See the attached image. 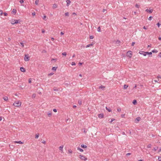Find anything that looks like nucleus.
Masks as SVG:
<instances>
[{"label":"nucleus","mask_w":161,"mask_h":161,"mask_svg":"<svg viewBox=\"0 0 161 161\" xmlns=\"http://www.w3.org/2000/svg\"><path fill=\"white\" fill-rule=\"evenodd\" d=\"M24 2V1L23 0H20L19 1V2L21 4H22Z\"/></svg>","instance_id":"40"},{"label":"nucleus","mask_w":161,"mask_h":161,"mask_svg":"<svg viewBox=\"0 0 161 161\" xmlns=\"http://www.w3.org/2000/svg\"><path fill=\"white\" fill-rule=\"evenodd\" d=\"M98 117L99 118H103V114H100L98 115Z\"/></svg>","instance_id":"11"},{"label":"nucleus","mask_w":161,"mask_h":161,"mask_svg":"<svg viewBox=\"0 0 161 161\" xmlns=\"http://www.w3.org/2000/svg\"><path fill=\"white\" fill-rule=\"evenodd\" d=\"M32 15H33V16L35 15V12H34L32 13Z\"/></svg>","instance_id":"59"},{"label":"nucleus","mask_w":161,"mask_h":161,"mask_svg":"<svg viewBox=\"0 0 161 161\" xmlns=\"http://www.w3.org/2000/svg\"><path fill=\"white\" fill-rule=\"evenodd\" d=\"M106 109L107 110H108L109 112H110L111 111V109H110V108H108L107 107H106Z\"/></svg>","instance_id":"17"},{"label":"nucleus","mask_w":161,"mask_h":161,"mask_svg":"<svg viewBox=\"0 0 161 161\" xmlns=\"http://www.w3.org/2000/svg\"><path fill=\"white\" fill-rule=\"evenodd\" d=\"M158 39L159 40H161V36L159 37L158 38Z\"/></svg>","instance_id":"64"},{"label":"nucleus","mask_w":161,"mask_h":161,"mask_svg":"<svg viewBox=\"0 0 161 161\" xmlns=\"http://www.w3.org/2000/svg\"><path fill=\"white\" fill-rule=\"evenodd\" d=\"M97 31L98 32L101 31V28L100 26L98 27L97 29Z\"/></svg>","instance_id":"24"},{"label":"nucleus","mask_w":161,"mask_h":161,"mask_svg":"<svg viewBox=\"0 0 161 161\" xmlns=\"http://www.w3.org/2000/svg\"><path fill=\"white\" fill-rule=\"evenodd\" d=\"M136 7L137 8H139V5H138L137 4H136L135 5Z\"/></svg>","instance_id":"46"},{"label":"nucleus","mask_w":161,"mask_h":161,"mask_svg":"<svg viewBox=\"0 0 161 161\" xmlns=\"http://www.w3.org/2000/svg\"><path fill=\"white\" fill-rule=\"evenodd\" d=\"M60 34L61 35H62L64 34V33L63 32H61L60 33Z\"/></svg>","instance_id":"62"},{"label":"nucleus","mask_w":161,"mask_h":161,"mask_svg":"<svg viewBox=\"0 0 161 161\" xmlns=\"http://www.w3.org/2000/svg\"><path fill=\"white\" fill-rule=\"evenodd\" d=\"M20 43L21 45H22V46L23 47H24V44L22 42H20Z\"/></svg>","instance_id":"55"},{"label":"nucleus","mask_w":161,"mask_h":161,"mask_svg":"<svg viewBox=\"0 0 161 161\" xmlns=\"http://www.w3.org/2000/svg\"><path fill=\"white\" fill-rule=\"evenodd\" d=\"M115 119H111V121H110V123H112L113 121Z\"/></svg>","instance_id":"53"},{"label":"nucleus","mask_w":161,"mask_h":161,"mask_svg":"<svg viewBox=\"0 0 161 161\" xmlns=\"http://www.w3.org/2000/svg\"><path fill=\"white\" fill-rule=\"evenodd\" d=\"M30 57L28 56V55L27 54H25V55L24 60L25 61H29L30 59Z\"/></svg>","instance_id":"4"},{"label":"nucleus","mask_w":161,"mask_h":161,"mask_svg":"<svg viewBox=\"0 0 161 161\" xmlns=\"http://www.w3.org/2000/svg\"><path fill=\"white\" fill-rule=\"evenodd\" d=\"M135 42H132V43L131 46H134V44H135Z\"/></svg>","instance_id":"52"},{"label":"nucleus","mask_w":161,"mask_h":161,"mask_svg":"<svg viewBox=\"0 0 161 161\" xmlns=\"http://www.w3.org/2000/svg\"><path fill=\"white\" fill-rule=\"evenodd\" d=\"M159 80L158 79V80H154V81L155 82H158V81Z\"/></svg>","instance_id":"61"},{"label":"nucleus","mask_w":161,"mask_h":161,"mask_svg":"<svg viewBox=\"0 0 161 161\" xmlns=\"http://www.w3.org/2000/svg\"><path fill=\"white\" fill-rule=\"evenodd\" d=\"M132 55V52L131 51H128L127 53V56L130 58Z\"/></svg>","instance_id":"5"},{"label":"nucleus","mask_w":161,"mask_h":161,"mask_svg":"<svg viewBox=\"0 0 161 161\" xmlns=\"http://www.w3.org/2000/svg\"><path fill=\"white\" fill-rule=\"evenodd\" d=\"M158 149V147H154V151H156V150H157Z\"/></svg>","instance_id":"39"},{"label":"nucleus","mask_w":161,"mask_h":161,"mask_svg":"<svg viewBox=\"0 0 161 161\" xmlns=\"http://www.w3.org/2000/svg\"><path fill=\"white\" fill-rule=\"evenodd\" d=\"M3 13V12L2 10H0V14L2 15Z\"/></svg>","instance_id":"49"},{"label":"nucleus","mask_w":161,"mask_h":161,"mask_svg":"<svg viewBox=\"0 0 161 161\" xmlns=\"http://www.w3.org/2000/svg\"><path fill=\"white\" fill-rule=\"evenodd\" d=\"M120 42V41H119L117 40V41L116 42V44H118V45H119Z\"/></svg>","instance_id":"29"},{"label":"nucleus","mask_w":161,"mask_h":161,"mask_svg":"<svg viewBox=\"0 0 161 161\" xmlns=\"http://www.w3.org/2000/svg\"><path fill=\"white\" fill-rule=\"evenodd\" d=\"M105 88V86L102 85H101L99 87V89H102L103 90Z\"/></svg>","instance_id":"8"},{"label":"nucleus","mask_w":161,"mask_h":161,"mask_svg":"<svg viewBox=\"0 0 161 161\" xmlns=\"http://www.w3.org/2000/svg\"><path fill=\"white\" fill-rule=\"evenodd\" d=\"M53 91H58V90L56 87H54L53 88Z\"/></svg>","instance_id":"21"},{"label":"nucleus","mask_w":161,"mask_h":161,"mask_svg":"<svg viewBox=\"0 0 161 161\" xmlns=\"http://www.w3.org/2000/svg\"><path fill=\"white\" fill-rule=\"evenodd\" d=\"M151 145L150 144H149L148 145H147V148H151Z\"/></svg>","instance_id":"37"},{"label":"nucleus","mask_w":161,"mask_h":161,"mask_svg":"<svg viewBox=\"0 0 161 161\" xmlns=\"http://www.w3.org/2000/svg\"><path fill=\"white\" fill-rule=\"evenodd\" d=\"M31 79H30L29 80V83H31Z\"/></svg>","instance_id":"56"},{"label":"nucleus","mask_w":161,"mask_h":161,"mask_svg":"<svg viewBox=\"0 0 161 161\" xmlns=\"http://www.w3.org/2000/svg\"><path fill=\"white\" fill-rule=\"evenodd\" d=\"M152 52L153 53H157L158 52V51L156 50H155V49H154L152 51Z\"/></svg>","instance_id":"23"},{"label":"nucleus","mask_w":161,"mask_h":161,"mask_svg":"<svg viewBox=\"0 0 161 161\" xmlns=\"http://www.w3.org/2000/svg\"><path fill=\"white\" fill-rule=\"evenodd\" d=\"M42 33H44L45 32V31L44 29H42Z\"/></svg>","instance_id":"60"},{"label":"nucleus","mask_w":161,"mask_h":161,"mask_svg":"<svg viewBox=\"0 0 161 161\" xmlns=\"http://www.w3.org/2000/svg\"><path fill=\"white\" fill-rule=\"evenodd\" d=\"M78 103L80 105L82 104V101L81 100H79L78 101Z\"/></svg>","instance_id":"31"},{"label":"nucleus","mask_w":161,"mask_h":161,"mask_svg":"<svg viewBox=\"0 0 161 161\" xmlns=\"http://www.w3.org/2000/svg\"><path fill=\"white\" fill-rule=\"evenodd\" d=\"M158 159L159 161H161V157H158Z\"/></svg>","instance_id":"50"},{"label":"nucleus","mask_w":161,"mask_h":161,"mask_svg":"<svg viewBox=\"0 0 161 161\" xmlns=\"http://www.w3.org/2000/svg\"><path fill=\"white\" fill-rule=\"evenodd\" d=\"M65 16H69V13L68 12L66 13L65 14Z\"/></svg>","instance_id":"42"},{"label":"nucleus","mask_w":161,"mask_h":161,"mask_svg":"<svg viewBox=\"0 0 161 161\" xmlns=\"http://www.w3.org/2000/svg\"><path fill=\"white\" fill-rule=\"evenodd\" d=\"M92 45H93V44H91L87 45L86 47H90V46H92Z\"/></svg>","instance_id":"28"},{"label":"nucleus","mask_w":161,"mask_h":161,"mask_svg":"<svg viewBox=\"0 0 161 161\" xmlns=\"http://www.w3.org/2000/svg\"><path fill=\"white\" fill-rule=\"evenodd\" d=\"M63 146H60L59 147V149L60 150L63 151Z\"/></svg>","instance_id":"16"},{"label":"nucleus","mask_w":161,"mask_h":161,"mask_svg":"<svg viewBox=\"0 0 161 161\" xmlns=\"http://www.w3.org/2000/svg\"><path fill=\"white\" fill-rule=\"evenodd\" d=\"M141 118L140 117H138L136 118L135 120V122L137 123H138L140 120Z\"/></svg>","instance_id":"6"},{"label":"nucleus","mask_w":161,"mask_h":161,"mask_svg":"<svg viewBox=\"0 0 161 161\" xmlns=\"http://www.w3.org/2000/svg\"><path fill=\"white\" fill-rule=\"evenodd\" d=\"M94 38V37L92 36H90V38L91 39H93Z\"/></svg>","instance_id":"43"},{"label":"nucleus","mask_w":161,"mask_h":161,"mask_svg":"<svg viewBox=\"0 0 161 161\" xmlns=\"http://www.w3.org/2000/svg\"><path fill=\"white\" fill-rule=\"evenodd\" d=\"M137 103L136 101V100H134L133 101V103L134 104H135Z\"/></svg>","instance_id":"26"},{"label":"nucleus","mask_w":161,"mask_h":161,"mask_svg":"<svg viewBox=\"0 0 161 161\" xmlns=\"http://www.w3.org/2000/svg\"><path fill=\"white\" fill-rule=\"evenodd\" d=\"M47 114L48 116H50L52 115V113L51 112H48Z\"/></svg>","instance_id":"32"},{"label":"nucleus","mask_w":161,"mask_h":161,"mask_svg":"<svg viewBox=\"0 0 161 161\" xmlns=\"http://www.w3.org/2000/svg\"><path fill=\"white\" fill-rule=\"evenodd\" d=\"M66 54H67L65 52L62 53V55H64L65 56H66Z\"/></svg>","instance_id":"35"},{"label":"nucleus","mask_w":161,"mask_h":161,"mask_svg":"<svg viewBox=\"0 0 161 161\" xmlns=\"http://www.w3.org/2000/svg\"><path fill=\"white\" fill-rule=\"evenodd\" d=\"M53 111L55 112H57V110L56 109H53Z\"/></svg>","instance_id":"58"},{"label":"nucleus","mask_w":161,"mask_h":161,"mask_svg":"<svg viewBox=\"0 0 161 161\" xmlns=\"http://www.w3.org/2000/svg\"><path fill=\"white\" fill-rule=\"evenodd\" d=\"M161 25V24H160L159 23H157V25H158V27H159L160 26V25Z\"/></svg>","instance_id":"47"},{"label":"nucleus","mask_w":161,"mask_h":161,"mask_svg":"<svg viewBox=\"0 0 161 161\" xmlns=\"http://www.w3.org/2000/svg\"><path fill=\"white\" fill-rule=\"evenodd\" d=\"M157 78H161V75H158V76H157Z\"/></svg>","instance_id":"54"},{"label":"nucleus","mask_w":161,"mask_h":161,"mask_svg":"<svg viewBox=\"0 0 161 161\" xmlns=\"http://www.w3.org/2000/svg\"><path fill=\"white\" fill-rule=\"evenodd\" d=\"M56 69H57V68H56L55 67H53L52 68V70H56Z\"/></svg>","instance_id":"36"},{"label":"nucleus","mask_w":161,"mask_h":161,"mask_svg":"<svg viewBox=\"0 0 161 161\" xmlns=\"http://www.w3.org/2000/svg\"><path fill=\"white\" fill-rule=\"evenodd\" d=\"M81 147L82 148H86L87 147V146L86 145H85L84 144H82L81 145Z\"/></svg>","instance_id":"15"},{"label":"nucleus","mask_w":161,"mask_h":161,"mask_svg":"<svg viewBox=\"0 0 161 161\" xmlns=\"http://www.w3.org/2000/svg\"><path fill=\"white\" fill-rule=\"evenodd\" d=\"M117 111L119 112H120L121 111V109L120 108H118L117 109Z\"/></svg>","instance_id":"34"},{"label":"nucleus","mask_w":161,"mask_h":161,"mask_svg":"<svg viewBox=\"0 0 161 161\" xmlns=\"http://www.w3.org/2000/svg\"><path fill=\"white\" fill-rule=\"evenodd\" d=\"M152 16H150L149 17V18H148V20H151L152 19Z\"/></svg>","instance_id":"45"},{"label":"nucleus","mask_w":161,"mask_h":161,"mask_svg":"<svg viewBox=\"0 0 161 161\" xmlns=\"http://www.w3.org/2000/svg\"><path fill=\"white\" fill-rule=\"evenodd\" d=\"M68 152L69 153H71L72 152V151L71 150V149H70V150H68Z\"/></svg>","instance_id":"38"},{"label":"nucleus","mask_w":161,"mask_h":161,"mask_svg":"<svg viewBox=\"0 0 161 161\" xmlns=\"http://www.w3.org/2000/svg\"><path fill=\"white\" fill-rule=\"evenodd\" d=\"M83 132L85 133H86L87 131V130H86L85 129H83Z\"/></svg>","instance_id":"30"},{"label":"nucleus","mask_w":161,"mask_h":161,"mask_svg":"<svg viewBox=\"0 0 161 161\" xmlns=\"http://www.w3.org/2000/svg\"><path fill=\"white\" fill-rule=\"evenodd\" d=\"M36 97V94H33L32 95V97Z\"/></svg>","instance_id":"51"},{"label":"nucleus","mask_w":161,"mask_h":161,"mask_svg":"<svg viewBox=\"0 0 161 161\" xmlns=\"http://www.w3.org/2000/svg\"><path fill=\"white\" fill-rule=\"evenodd\" d=\"M57 7V5L55 3L53 5V8H56Z\"/></svg>","instance_id":"12"},{"label":"nucleus","mask_w":161,"mask_h":161,"mask_svg":"<svg viewBox=\"0 0 161 161\" xmlns=\"http://www.w3.org/2000/svg\"><path fill=\"white\" fill-rule=\"evenodd\" d=\"M146 11L148 13H151L153 11V10L152 9L149 10L148 9H146Z\"/></svg>","instance_id":"7"},{"label":"nucleus","mask_w":161,"mask_h":161,"mask_svg":"<svg viewBox=\"0 0 161 161\" xmlns=\"http://www.w3.org/2000/svg\"><path fill=\"white\" fill-rule=\"evenodd\" d=\"M70 3L71 1L70 0L68 1V2H67L66 6H68L70 4Z\"/></svg>","instance_id":"13"},{"label":"nucleus","mask_w":161,"mask_h":161,"mask_svg":"<svg viewBox=\"0 0 161 161\" xmlns=\"http://www.w3.org/2000/svg\"><path fill=\"white\" fill-rule=\"evenodd\" d=\"M128 85H125L124 86V89H126L128 87Z\"/></svg>","instance_id":"19"},{"label":"nucleus","mask_w":161,"mask_h":161,"mask_svg":"<svg viewBox=\"0 0 161 161\" xmlns=\"http://www.w3.org/2000/svg\"><path fill=\"white\" fill-rule=\"evenodd\" d=\"M20 22V21L19 20H12L11 21V23L14 25L15 24L19 23Z\"/></svg>","instance_id":"2"},{"label":"nucleus","mask_w":161,"mask_h":161,"mask_svg":"<svg viewBox=\"0 0 161 161\" xmlns=\"http://www.w3.org/2000/svg\"><path fill=\"white\" fill-rule=\"evenodd\" d=\"M39 0H36L35 2V4L36 5H37L38 3H39Z\"/></svg>","instance_id":"27"},{"label":"nucleus","mask_w":161,"mask_h":161,"mask_svg":"<svg viewBox=\"0 0 161 161\" xmlns=\"http://www.w3.org/2000/svg\"><path fill=\"white\" fill-rule=\"evenodd\" d=\"M80 158L83 160H86L87 159V158H86L84 156L82 155H80Z\"/></svg>","instance_id":"3"},{"label":"nucleus","mask_w":161,"mask_h":161,"mask_svg":"<svg viewBox=\"0 0 161 161\" xmlns=\"http://www.w3.org/2000/svg\"><path fill=\"white\" fill-rule=\"evenodd\" d=\"M161 151V147L158 151V153H159Z\"/></svg>","instance_id":"63"},{"label":"nucleus","mask_w":161,"mask_h":161,"mask_svg":"<svg viewBox=\"0 0 161 161\" xmlns=\"http://www.w3.org/2000/svg\"><path fill=\"white\" fill-rule=\"evenodd\" d=\"M3 14H4V16H7V15L8 14H7L6 13V12H4V13H3Z\"/></svg>","instance_id":"44"},{"label":"nucleus","mask_w":161,"mask_h":161,"mask_svg":"<svg viewBox=\"0 0 161 161\" xmlns=\"http://www.w3.org/2000/svg\"><path fill=\"white\" fill-rule=\"evenodd\" d=\"M3 99L5 101H7L8 99V97H3Z\"/></svg>","instance_id":"18"},{"label":"nucleus","mask_w":161,"mask_h":161,"mask_svg":"<svg viewBox=\"0 0 161 161\" xmlns=\"http://www.w3.org/2000/svg\"><path fill=\"white\" fill-rule=\"evenodd\" d=\"M72 64V65H75V64H75V62H72V64Z\"/></svg>","instance_id":"41"},{"label":"nucleus","mask_w":161,"mask_h":161,"mask_svg":"<svg viewBox=\"0 0 161 161\" xmlns=\"http://www.w3.org/2000/svg\"><path fill=\"white\" fill-rule=\"evenodd\" d=\"M20 70L22 72H25V69L23 67H21L20 68Z\"/></svg>","instance_id":"10"},{"label":"nucleus","mask_w":161,"mask_h":161,"mask_svg":"<svg viewBox=\"0 0 161 161\" xmlns=\"http://www.w3.org/2000/svg\"><path fill=\"white\" fill-rule=\"evenodd\" d=\"M143 52V51H140V52H139V53H140V54H143L142 52Z\"/></svg>","instance_id":"57"},{"label":"nucleus","mask_w":161,"mask_h":161,"mask_svg":"<svg viewBox=\"0 0 161 161\" xmlns=\"http://www.w3.org/2000/svg\"><path fill=\"white\" fill-rule=\"evenodd\" d=\"M39 136V134H36L35 136V138L36 139H37Z\"/></svg>","instance_id":"20"},{"label":"nucleus","mask_w":161,"mask_h":161,"mask_svg":"<svg viewBox=\"0 0 161 161\" xmlns=\"http://www.w3.org/2000/svg\"><path fill=\"white\" fill-rule=\"evenodd\" d=\"M146 53L147 54H148L150 55H151L152 54V53L151 52H146Z\"/></svg>","instance_id":"22"},{"label":"nucleus","mask_w":161,"mask_h":161,"mask_svg":"<svg viewBox=\"0 0 161 161\" xmlns=\"http://www.w3.org/2000/svg\"><path fill=\"white\" fill-rule=\"evenodd\" d=\"M46 18V16L44 15V16L42 17V18H43V19H45V20H46L45 19Z\"/></svg>","instance_id":"48"},{"label":"nucleus","mask_w":161,"mask_h":161,"mask_svg":"<svg viewBox=\"0 0 161 161\" xmlns=\"http://www.w3.org/2000/svg\"><path fill=\"white\" fill-rule=\"evenodd\" d=\"M17 11L16 9H14L12 10V12L14 13H16Z\"/></svg>","instance_id":"25"},{"label":"nucleus","mask_w":161,"mask_h":161,"mask_svg":"<svg viewBox=\"0 0 161 161\" xmlns=\"http://www.w3.org/2000/svg\"><path fill=\"white\" fill-rule=\"evenodd\" d=\"M21 103L19 101L15 102L13 104L14 106L16 107H19L21 105Z\"/></svg>","instance_id":"1"},{"label":"nucleus","mask_w":161,"mask_h":161,"mask_svg":"<svg viewBox=\"0 0 161 161\" xmlns=\"http://www.w3.org/2000/svg\"><path fill=\"white\" fill-rule=\"evenodd\" d=\"M143 53V54H142L144 56H146V55H147L146 53H146V52H142Z\"/></svg>","instance_id":"33"},{"label":"nucleus","mask_w":161,"mask_h":161,"mask_svg":"<svg viewBox=\"0 0 161 161\" xmlns=\"http://www.w3.org/2000/svg\"><path fill=\"white\" fill-rule=\"evenodd\" d=\"M14 143H19L20 144H22L23 143V142H22L21 141H14Z\"/></svg>","instance_id":"9"},{"label":"nucleus","mask_w":161,"mask_h":161,"mask_svg":"<svg viewBox=\"0 0 161 161\" xmlns=\"http://www.w3.org/2000/svg\"><path fill=\"white\" fill-rule=\"evenodd\" d=\"M77 150H79L80 152H82L83 151V150L82 149H81L79 147H77Z\"/></svg>","instance_id":"14"}]
</instances>
